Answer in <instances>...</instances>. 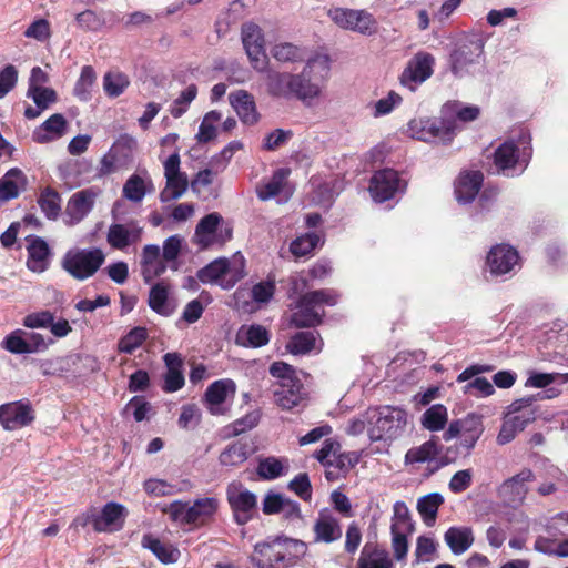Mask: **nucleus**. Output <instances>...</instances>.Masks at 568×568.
<instances>
[{
    "instance_id": "obj_1",
    "label": "nucleus",
    "mask_w": 568,
    "mask_h": 568,
    "mask_svg": "<svg viewBox=\"0 0 568 568\" xmlns=\"http://www.w3.org/2000/svg\"><path fill=\"white\" fill-rule=\"evenodd\" d=\"M304 541L288 537H275L257 542L251 555L256 568H288L296 565L306 554Z\"/></svg>"
},
{
    "instance_id": "obj_2",
    "label": "nucleus",
    "mask_w": 568,
    "mask_h": 568,
    "mask_svg": "<svg viewBox=\"0 0 568 568\" xmlns=\"http://www.w3.org/2000/svg\"><path fill=\"white\" fill-rule=\"evenodd\" d=\"M366 419L367 434L372 442H393L404 434L408 414L402 407L384 405L368 408Z\"/></svg>"
},
{
    "instance_id": "obj_3",
    "label": "nucleus",
    "mask_w": 568,
    "mask_h": 568,
    "mask_svg": "<svg viewBox=\"0 0 568 568\" xmlns=\"http://www.w3.org/2000/svg\"><path fill=\"white\" fill-rule=\"evenodd\" d=\"M329 58L327 55H316L307 60L303 70L293 74L292 97L308 103L321 94V83L328 77Z\"/></svg>"
},
{
    "instance_id": "obj_4",
    "label": "nucleus",
    "mask_w": 568,
    "mask_h": 568,
    "mask_svg": "<svg viewBox=\"0 0 568 568\" xmlns=\"http://www.w3.org/2000/svg\"><path fill=\"white\" fill-rule=\"evenodd\" d=\"M338 295L332 290H318L305 293L297 300L291 315V323L295 327H315L320 325L325 315L324 305L333 306Z\"/></svg>"
},
{
    "instance_id": "obj_5",
    "label": "nucleus",
    "mask_w": 568,
    "mask_h": 568,
    "mask_svg": "<svg viewBox=\"0 0 568 568\" xmlns=\"http://www.w3.org/2000/svg\"><path fill=\"white\" fill-rule=\"evenodd\" d=\"M219 506V500L215 497H204L194 500L193 504L174 500L165 511L173 521L199 528L214 519Z\"/></svg>"
},
{
    "instance_id": "obj_6",
    "label": "nucleus",
    "mask_w": 568,
    "mask_h": 568,
    "mask_svg": "<svg viewBox=\"0 0 568 568\" xmlns=\"http://www.w3.org/2000/svg\"><path fill=\"white\" fill-rule=\"evenodd\" d=\"M105 253L100 247L73 248L62 258V268L74 280L85 281L97 274L104 264Z\"/></svg>"
},
{
    "instance_id": "obj_7",
    "label": "nucleus",
    "mask_w": 568,
    "mask_h": 568,
    "mask_svg": "<svg viewBox=\"0 0 568 568\" xmlns=\"http://www.w3.org/2000/svg\"><path fill=\"white\" fill-rule=\"evenodd\" d=\"M226 500L237 525H246L257 511V496L241 481L233 480L227 485Z\"/></svg>"
},
{
    "instance_id": "obj_8",
    "label": "nucleus",
    "mask_w": 568,
    "mask_h": 568,
    "mask_svg": "<svg viewBox=\"0 0 568 568\" xmlns=\"http://www.w3.org/2000/svg\"><path fill=\"white\" fill-rule=\"evenodd\" d=\"M327 16L337 27L345 30L361 34H371L375 31L376 21L373 14L364 9L334 7L327 10Z\"/></svg>"
},
{
    "instance_id": "obj_9",
    "label": "nucleus",
    "mask_w": 568,
    "mask_h": 568,
    "mask_svg": "<svg viewBox=\"0 0 568 568\" xmlns=\"http://www.w3.org/2000/svg\"><path fill=\"white\" fill-rule=\"evenodd\" d=\"M456 124L437 119H419L409 123L414 138L425 142L449 143L456 134Z\"/></svg>"
},
{
    "instance_id": "obj_10",
    "label": "nucleus",
    "mask_w": 568,
    "mask_h": 568,
    "mask_svg": "<svg viewBox=\"0 0 568 568\" xmlns=\"http://www.w3.org/2000/svg\"><path fill=\"white\" fill-rule=\"evenodd\" d=\"M181 160L178 151L173 152L164 162L165 186L160 193L163 203L180 199L189 187L186 173L181 171Z\"/></svg>"
},
{
    "instance_id": "obj_11",
    "label": "nucleus",
    "mask_w": 568,
    "mask_h": 568,
    "mask_svg": "<svg viewBox=\"0 0 568 568\" xmlns=\"http://www.w3.org/2000/svg\"><path fill=\"white\" fill-rule=\"evenodd\" d=\"M435 58L428 52H417L406 64L399 82L403 87L415 91L418 85L429 79L434 72Z\"/></svg>"
},
{
    "instance_id": "obj_12",
    "label": "nucleus",
    "mask_w": 568,
    "mask_h": 568,
    "mask_svg": "<svg viewBox=\"0 0 568 568\" xmlns=\"http://www.w3.org/2000/svg\"><path fill=\"white\" fill-rule=\"evenodd\" d=\"M406 182L399 178L397 171L384 169L374 173L369 183V193L376 202H385L397 193L404 192Z\"/></svg>"
},
{
    "instance_id": "obj_13",
    "label": "nucleus",
    "mask_w": 568,
    "mask_h": 568,
    "mask_svg": "<svg viewBox=\"0 0 568 568\" xmlns=\"http://www.w3.org/2000/svg\"><path fill=\"white\" fill-rule=\"evenodd\" d=\"M196 276L204 284L217 283L224 290H230L244 276V273L231 267L229 260L216 258L202 267Z\"/></svg>"
},
{
    "instance_id": "obj_14",
    "label": "nucleus",
    "mask_w": 568,
    "mask_h": 568,
    "mask_svg": "<svg viewBox=\"0 0 568 568\" xmlns=\"http://www.w3.org/2000/svg\"><path fill=\"white\" fill-rule=\"evenodd\" d=\"M36 419L34 409L28 400L0 405V424L9 432L29 426Z\"/></svg>"
},
{
    "instance_id": "obj_15",
    "label": "nucleus",
    "mask_w": 568,
    "mask_h": 568,
    "mask_svg": "<svg viewBox=\"0 0 568 568\" xmlns=\"http://www.w3.org/2000/svg\"><path fill=\"white\" fill-rule=\"evenodd\" d=\"M99 195L100 190L97 187H88L73 193L65 206V223L75 225L83 221L93 210Z\"/></svg>"
},
{
    "instance_id": "obj_16",
    "label": "nucleus",
    "mask_w": 568,
    "mask_h": 568,
    "mask_svg": "<svg viewBox=\"0 0 568 568\" xmlns=\"http://www.w3.org/2000/svg\"><path fill=\"white\" fill-rule=\"evenodd\" d=\"M242 42L253 68L257 71H264L267 58L261 28L255 23L243 24Z\"/></svg>"
},
{
    "instance_id": "obj_17",
    "label": "nucleus",
    "mask_w": 568,
    "mask_h": 568,
    "mask_svg": "<svg viewBox=\"0 0 568 568\" xmlns=\"http://www.w3.org/2000/svg\"><path fill=\"white\" fill-rule=\"evenodd\" d=\"M440 452L442 446L432 437L422 445L409 448L405 454L404 462L405 465L426 463L428 475H432L445 465L444 462L438 460Z\"/></svg>"
},
{
    "instance_id": "obj_18",
    "label": "nucleus",
    "mask_w": 568,
    "mask_h": 568,
    "mask_svg": "<svg viewBox=\"0 0 568 568\" xmlns=\"http://www.w3.org/2000/svg\"><path fill=\"white\" fill-rule=\"evenodd\" d=\"M128 509L114 501L106 503L100 513H93V529L98 532H113L123 528Z\"/></svg>"
},
{
    "instance_id": "obj_19",
    "label": "nucleus",
    "mask_w": 568,
    "mask_h": 568,
    "mask_svg": "<svg viewBox=\"0 0 568 568\" xmlns=\"http://www.w3.org/2000/svg\"><path fill=\"white\" fill-rule=\"evenodd\" d=\"M236 386L232 379H220L212 383L204 394L207 409L212 415H224L229 408L225 403L235 395Z\"/></svg>"
},
{
    "instance_id": "obj_20",
    "label": "nucleus",
    "mask_w": 568,
    "mask_h": 568,
    "mask_svg": "<svg viewBox=\"0 0 568 568\" xmlns=\"http://www.w3.org/2000/svg\"><path fill=\"white\" fill-rule=\"evenodd\" d=\"M494 164L497 173H503L506 176H514L520 174L526 164L517 170L519 165V149L514 141H506L501 143L494 152Z\"/></svg>"
},
{
    "instance_id": "obj_21",
    "label": "nucleus",
    "mask_w": 568,
    "mask_h": 568,
    "mask_svg": "<svg viewBox=\"0 0 568 568\" xmlns=\"http://www.w3.org/2000/svg\"><path fill=\"white\" fill-rule=\"evenodd\" d=\"M315 542H334L342 537V526L337 517L328 508L320 510L313 526Z\"/></svg>"
},
{
    "instance_id": "obj_22",
    "label": "nucleus",
    "mask_w": 568,
    "mask_h": 568,
    "mask_svg": "<svg viewBox=\"0 0 568 568\" xmlns=\"http://www.w3.org/2000/svg\"><path fill=\"white\" fill-rule=\"evenodd\" d=\"M141 236L142 227L139 226L138 223H115L110 225L106 234V241L111 247L115 250H124L129 245L139 242Z\"/></svg>"
},
{
    "instance_id": "obj_23",
    "label": "nucleus",
    "mask_w": 568,
    "mask_h": 568,
    "mask_svg": "<svg viewBox=\"0 0 568 568\" xmlns=\"http://www.w3.org/2000/svg\"><path fill=\"white\" fill-rule=\"evenodd\" d=\"M229 101L242 123L254 125L260 120L254 97L246 90H236L229 94Z\"/></svg>"
},
{
    "instance_id": "obj_24",
    "label": "nucleus",
    "mask_w": 568,
    "mask_h": 568,
    "mask_svg": "<svg viewBox=\"0 0 568 568\" xmlns=\"http://www.w3.org/2000/svg\"><path fill=\"white\" fill-rule=\"evenodd\" d=\"M166 373L163 376L162 389L165 393H174L181 389L185 384L182 372L183 358L179 353H166L163 356Z\"/></svg>"
},
{
    "instance_id": "obj_25",
    "label": "nucleus",
    "mask_w": 568,
    "mask_h": 568,
    "mask_svg": "<svg viewBox=\"0 0 568 568\" xmlns=\"http://www.w3.org/2000/svg\"><path fill=\"white\" fill-rule=\"evenodd\" d=\"M483 43L469 42L458 47L450 55L452 71L455 75L462 77L470 64L478 62L483 53Z\"/></svg>"
},
{
    "instance_id": "obj_26",
    "label": "nucleus",
    "mask_w": 568,
    "mask_h": 568,
    "mask_svg": "<svg viewBox=\"0 0 568 568\" xmlns=\"http://www.w3.org/2000/svg\"><path fill=\"white\" fill-rule=\"evenodd\" d=\"M148 305L161 316H170L174 313L176 305L171 297V287L166 282H158L150 288Z\"/></svg>"
},
{
    "instance_id": "obj_27",
    "label": "nucleus",
    "mask_w": 568,
    "mask_h": 568,
    "mask_svg": "<svg viewBox=\"0 0 568 568\" xmlns=\"http://www.w3.org/2000/svg\"><path fill=\"white\" fill-rule=\"evenodd\" d=\"M517 262V251L508 245H496L487 255V264L490 272L496 275L508 273Z\"/></svg>"
},
{
    "instance_id": "obj_28",
    "label": "nucleus",
    "mask_w": 568,
    "mask_h": 568,
    "mask_svg": "<svg viewBox=\"0 0 568 568\" xmlns=\"http://www.w3.org/2000/svg\"><path fill=\"white\" fill-rule=\"evenodd\" d=\"M536 402L537 398L534 395L516 399L508 406L506 415L524 430L528 424L537 418L538 407Z\"/></svg>"
},
{
    "instance_id": "obj_29",
    "label": "nucleus",
    "mask_w": 568,
    "mask_h": 568,
    "mask_svg": "<svg viewBox=\"0 0 568 568\" xmlns=\"http://www.w3.org/2000/svg\"><path fill=\"white\" fill-rule=\"evenodd\" d=\"M535 478L530 469H523L517 475L505 480L500 487L501 494L513 504H521L528 493L527 483Z\"/></svg>"
},
{
    "instance_id": "obj_30",
    "label": "nucleus",
    "mask_w": 568,
    "mask_h": 568,
    "mask_svg": "<svg viewBox=\"0 0 568 568\" xmlns=\"http://www.w3.org/2000/svg\"><path fill=\"white\" fill-rule=\"evenodd\" d=\"M67 130L68 121L62 114L55 113L33 131L32 139L37 143H48L62 138Z\"/></svg>"
},
{
    "instance_id": "obj_31",
    "label": "nucleus",
    "mask_w": 568,
    "mask_h": 568,
    "mask_svg": "<svg viewBox=\"0 0 568 568\" xmlns=\"http://www.w3.org/2000/svg\"><path fill=\"white\" fill-rule=\"evenodd\" d=\"M356 568H394V564L386 549L367 542L361 550Z\"/></svg>"
},
{
    "instance_id": "obj_32",
    "label": "nucleus",
    "mask_w": 568,
    "mask_h": 568,
    "mask_svg": "<svg viewBox=\"0 0 568 568\" xmlns=\"http://www.w3.org/2000/svg\"><path fill=\"white\" fill-rule=\"evenodd\" d=\"M273 387L275 402L283 409L290 410L303 400V385L298 378L291 383L275 384Z\"/></svg>"
},
{
    "instance_id": "obj_33",
    "label": "nucleus",
    "mask_w": 568,
    "mask_h": 568,
    "mask_svg": "<svg viewBox=\"0 0 568 568\" xmlns=\"http://www.w3.org/2000/svg\"><path fill=\"white\" fill-rule=\"evenodd\" d=\"M483 180L484 175L479 171L462 174L455 187L457 201L464 204L471 202L478 194Z\"/></svg>"
},
{
    "instance_id": "obj_34",
    "label": "nucleus",
    "mask_w": 568,
    "mask_h": 568,
    "mask_svg": "<svg viewBox=\"0 0 568 568\" xmlns=\"http://www.w3.org/2000/svg\"><path fill=\"white\" fill-rule=\"evenodd\" d=\"M142 276L145 283H150L166 270L164 262L160 258V247L155 244L145 245L142 252Z\"/></svg>"
},
{
    "instance_id": "obj_35",
    "label": "nucleus",
    "mask_w": 568,
    "mask_h": 568,
    "mask_svg": "<svg viewBox=\"0 0 568 568\" xmlns=\"http://www.w3.org/2000/svg\"><path fill=\"white\" fill-rule=\"evenodd\" d=\"M28 260L27 266L30 271L42 273L49 266L50 248L47 242L40 237L31 240L27 247Z\"/></svg>"
},
{
    "instance_id": "obj_36",
    "label": "nucleus",
    "mask_w": 568,
    "mask_h": 568,
    "mask_svg": "<svg viewBox=\"0 0 568 568\" xmlns=\"http://www.w3.org/2000/svg\"><path fill=\"white\" fill-rule=\"evenodd\" d=\"M322 345L323 342L317 332L306 331L293 335L287 343L286 348L294 355H303L312 351L320 352L322 349Z\"/></svg>"
},
{
    "instance_id": "obj_37",
    "label": "nucleus",
    "mask_w": 568,
    "mask_h": 568,
    "mask_svg": "<svg viewBox=\"0 0 568 568\" xmlns=\"http://www.w3.org/2000/svg\"><path fill=\"white\" fill-rule=\"evenodd\" d=\"M445 542L453 554L462 555L474 544V532L470 527H450L444 535Z\"/></svg>"
},
{
    "instance_id": "obj_38",
    "label": "nucleus",
    "mask_w": 568,
    "mask_h": 568,
    "mask_svg": "<svg viewBox=\"0 0 568 568\" xmlns=\"http://www.w3.org/2000/svg\"><path fill=\"white\" fill-rule=\"evenodd\" d=\"M26 185L27 178L24 173L18 168L10 169L0 179V200L9 201L16 199L24 190Z\"/></svg>"
},
{
    "instance_id": "obj_39",
    "label": "nucleus",
    "mask_w": 568,
    "mask_h": 568,
    "mask_svg": "<svg viewBox=\"0 0 568 568\" xmlns=\"http://www.w3.org/2000/svg\"><path fill=\"white\" fill-rule=\"evenodd\" d=\"M270 332L260 324L243 325L236 334V343L245 347H262L270 342Z\"/></svg>"
},
{
    "instance_id": "obj_40",
    "label": "nucleus",
    "mask_w": 568,
    "mask_h": 568,
    "mask_svg": "<svg viewBox=\"0 0 568 568\" xmlns=\"http://www.w3.org/2000/svg\"><path fill=\"white\" fill-rule=\"evenodd\" d=\"M292 78L293 73L268 70L265 78L267 93L275 98H291Z\"/></svg>"
},
{
    "instance_id": "obj_41",
    "label": "nucleus",
    "mask_w": 568,
    "mask_h": 568,
    "mask_svg": "<svg viewBox=\"0 0 568 568\" xmlns=\"http://www.w3.org/2000/svg\"><path fill=\"white\" fill-rule=\"evenodd\" d=\"M145 173V178L140 174H132L124 183L122 189V195L126 200L140 203L148 192L153 191V183L149 178L148 173Z\"/></svg>"
},
{
    "instance_id": "obj_42",
    "label": "nucleus",
    "mask_w": 568,
    "mask_h": 568,
    "mask_svg": "<svg viewBox=\"0 0 568 568\" xmlns=\"http://www.w3.org/2000/svg\"><path fill=\"white\" fill-rule=\"evenodd\" d=\"M252 454L250 444L244 440H236L227 445L220 454L219 462L222 466L237 467L245 463Z\"/></svg>"
},
{
    "instance_id": "obj_43",
    "label": "nucleus",
    "mask_w": 568,
    "mask_h": 568,
    "mask_svg": "<svg viewBox=\"0 0 568 568\" xmlns=\"http://www.w3.org/2000/svg\"><path fill=\"white\" fill-rule=\"evenodd\" d=\"M142 546L152 551L162 564H173L180 557L179 549L152 535L143 536Z\"/></svg>"
},
{
    "instance_id": "obj_44",
    "label": "nucleus",
    "mask_w": 568,
    "mask_h": 568,
    "mask_svg": "<svg viewBox=\"0 0 568 568\" xmlns=\"http://www.w3.org/2000/svg\"><path fill=\"white\" fill-rule=\"evenodd\" d=\"M222 222V216L214 212L200 220L195 229L196 243L201 248H207L214 242V233Z\"/></svg>"
},
{
    "instance_id": "obj_45",
    "label": "nucleus",
    "mask_w": 568,
    "mask_h": 568,
    "mask_svg": "<svg viewBox=\"0 0 568 568\" xmlns=\"http://www.w3.org/2000/svg\"><path fill=\"white\" fill-rule=\"evenodd\" d=\"M444 503V497L439 493H430L420 497L417 501V510L423 521L432 527L437 518L438 508Z\"/></svg>"
},
{
    "instance_id": "obj_46",
    "label": "nucleus",
    "mask_w": 568,
    "mask_h": 568,
    "mask_svg": "<svg viewBox=\"0 0 568 568\" xmlns=\"http://www.w3.org/2000/svg\"><path fill=\"white\" fill-rule=\"evenodd\" d=\"M95 81L97 73L91 65L82 67L80 77L78 78L73 88L74 97L83 102L91 100Z\"/></svg>"
},
{
    "instance_id": "obj_47",
    "label": "nucleus",
    "mask_w": 568,
    "mask_h": 568,
    "mask_svg": "<svg viewBox=\"0 0 568 568\" xmlns=\"http://www.w3.org/2000/svg\"><path fill=\"white\" fill-rule=\"evenodd\" d=\"M484 432L480 416L469 414L463 419L462 445L471 449Z\"/></svg>"
},
{
    "instance_id": "obj_48",
    "label": "nucleus",
    "mask_w": 568,
    "mask_h": 568,
    "mask_svg": "<svg viewBox=\"0 0 568 568\" xmlns=\"http://www.w3.org/2000/svg\"><path fill=\"white\" fill-rule=\"evenodd\" d=\"M287 469V459L271 456L260 460L256 471L261 478L273 480L283 476Z\"/></svg>"
},
{
    "instance_id": "obj_49",
    "label": "nucleus",
    "mask_w": 568,
    "mask_h": 568,
    "mask_svg": "<svg viewBox=\"0 0 568 568\" xmlns=\"http://www.w3.org/2000/svg\"><path fill=\"white\" fill-rule=\"evenodd\" d=\"M271 54L276 61L282 63L302 62L305 59L304 49L290 42L274 44L271 48Z\"/></svg>"
},
{
    "instance_id": "obj_50",
    "label": "nucleus",
    "mask_w": 568,
    "mask_h": 568,
    "mask_svg": "<svg viewBox=\"0 0 568 568\" xmlns=\"http://www.w3.org/2000/svg\"><path fill=\"white\" fill-rule=\"evenodd\" d=\"M287 175H288L287 170H284V169L276 170L273 173L270 181H267L265 184L261 185L257 189L258 199L262 201H267V200L273 199L276 195H278L283 191V189L286 184Z\"/></svg>"
},
{
    "instance_id": "obj_51",
    "label": "nucleus",
    "mask_w": 568,
    "mask_h": 568,
    "mask_svg": "<svg viewBox=\"0 0 568 568\" xmlns=\"http://www.w3.org/2000/svg\"><path fill=\"white\" fill-rule=\"evenodd\" d=\"M148 329L143 326H136L122 336L118 343V351L124 354H132L148 339Z\"/></svg>"
},
{
    "instance_id": "obj_52",
    "label": "nucleus",
    "mask_w": 568,
    "mask_h": 568,
    "mask_svg": "<svg viewBox=\"0 0 568 568\" xmlns=\"http://www.w3.org/2000/svg\"><path fill=\"white\" fill-rule=\"evenodd\" d=\"M447 419V408L442 404H435L423 414L422 425L430 432H438L445 427Z\"/></svg>"
},
{
    "instance_id": "obj_53",
    "label": "nucleus",
    "mask_w": 568,
    "mask_h": 568,
    "mask_svg": "<svg viewBox=\"0 0 568 568\" xmlns=\"http://www.w3.org/2000/svg\"><path fill=\"white\" fill-rule=\"evenodd\" d=\"M38 204L49 220H55L61 212V196L51 187H45L41 192Z\"/></svg>"
},
{
    "instance_id": "obj_54",
    "label": "nucleus",
    "mask_w": 568,
    "mask_h": 568,
    "mask_svg": "<svg viewBox=\"0 0 568 568\" xmlns=\"http://www.w3.org/2000/svg\"><path fill=\"white\" fill-rule=\"evenodd\" d=\"M130 84L126 74L120 71H109L103 77V90L110 98L121 95Z\"/></svg>"
},
{
    "instance_id": "obj_55",
    "label": "nucleus",
    "mask_w": 568,
    "mask_h": 568,
    "mask_svg": "<svg viewBox=\"0 0 568 568\" xmlns=\"http://www.w3.org/2000/svg\"><path fill=\"white\" fill-rule=\"evenodd\" d=\"M558 378L561 379V384L568 383V373H540L536 371L529 372V376L525 382L526 387L544 388L555 383Z\"/></svg>"
},
{
    "instance_id": "obj_56",
    "label": "nucleus",
    "mask_w": 568,
    "mask_h": 568,
    "mask_svg": "<svg viewBox=\"0 0 568 568\" xmlns=\"http://www.w3.org/2000/svg\"><path fill=\"white\" fill-rule=\"evenodd\" d=\"M197 95V87L195 84H190L185 88L180 95L173 101L171 106V115L175 119L182 116L189 109L191 102Z\"/></svg>"
},
{
    "instance_id": "obj_57",
    "label": "nucleus",
    "mask_w": 568,
    "mask_h": 568,
    "mask_svg": "<svg viewBox=\"0 0 568 568\" xmlns=\"http://www.w3.org/2000/svg\"><path fill=\"white\" fill-rule=\"evenodd\" d=\"M320 236L315 233H310L297 237L291 243L290 250L293 255L303 257L313 252L320 243Z\"/></svg>"
},
{
    "instance_id": "obj_58",
    "label": "nucleus",
    "mask_w": 568,
    "mask_h": 568,
    "mask_svg": "<svg viewBox=\"0 0 568 568\" xmlns=\"http://www.w3.org/2000/svg\"><path fill=\"white\" fill-rule=\"evenodd\" d=\"M392 547L394 550V557L396 560L402 561L406 558L408 551L407 532L408 530H400L397 524H392Z\"/></svg>"
},
{
    "instance_id": "obj_59",
    "label": "nucleus",
    "mask_w": 568,
    "mask_h": 568,
    "mask_svg": "<svg viewBox=\"0 0 568 568\" xmlns=\"http://www.w3.org/2000/svg\"><path fill=\"white\" fill-rule=\"evenodd\" d=\"M28 97L33 100L39 109L45 110L51 103L57 101V93L53 89L42 88H28Z\"/></svg>"
},
{
    "instance_id": "obj_60",
    "label": "nucleus",
    "mask_w": 568,
    "mask_h": 568,
    "mask_svg": "<svg viewBox=\"0 0 568 568\" xmlns=\"http://www.w3.org/2000/svg\"><path fill=\"white\" fill-rule=\"evenodd\" d=\"M75 21L83 31H98L104 26V20L92 10H84L78 13Z\"/></svg>"
},
{
    "instance_id": "obj_61",
    "label": "nucleus",
    "mask_w": 568,
    "mask_h": 568,
    "mask_svg": "<svg viewBox=\"0 0 568 568\" xmlns=\"http://www.w3.org/2000/svg\"><path fill=\"white\" fill-rule=\"evenodd\" d=\"M252 298L256 303H267L272 300L275 293V280L267 277L252 287Z\"/></svg>"
},
{
    "instance_id": "obj_62",
    "label": "nucleus",
    "mask_w": 568,
    "mask_h": 568,
    "mask_svg": "<svg viewBox=\"0 0 568 568\" xmlns=\"http://www.w3.org/2000/svg\"><path fill=\"white\" fill-rule=\"evenodd\" d=\"M292 136L293 132L291 130L276 129L264 138L263 149L275 151L285 145Z\"/></svg>"
},
{
    "instance_id": "obj_63",
    "label": "nucleus",
    "mask_w": 568,
    "mask_h": 568,
    "mask_svg": "<svg viewBox=\"0 0 568 568\" xmlns=\"http://www.w3.org/2000/svg\"><path fill=\"white\" fill-rule=\"evenodd\" d=\"M21 331L14 332L6 337L3 346L12 354H29L34 353V347L28 346V341L22 338Z\"/></svg>"
},
{
    "instance_id": "obj_64",
    "label": "nucleus",
    "mask_w": 568,
    "mask_h": 568,
    "mask_svg": "<svg viewBox=\"0 0 568 568\" xmlns=\"http://www.w3.org/2000/svg\"><path fill=\"white\" fill-rule=\"evenodd\" d=\"M288 488L293 490L303 500H310L312 497V486L306 473L298 474L288 484Z\"/></svg>"
}]
</instances>
